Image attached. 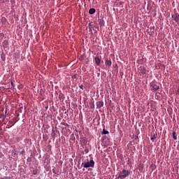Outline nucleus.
Returning a JSON list of instances; mask_svg holds the SVG:
<instances>
[{
	"mask_svg": "<svg viewBox=\"0 0 179 179\" xmlns=\"http://www.w3.org/2000/svg\"><path fill=\"white\" fill-rule=\"evenodd\" d=\"M90 15H94L96 13V9L95 8H90L89 10Z\"/></svg>",
	"mask_w": 179,
	"mask_h": 179,
	"instance_id": "7",
	"label": "nucleus"
},
{
	"mask_svg": "<svg viewBox=\"0 0 179 179\" xmlns=\"http://www.w3.org/2000/svg\"><path fill=\"white\" fill-rule=\"evenodd\" d=\"M59 100H62L64 99V94L60 93L59 94Z\"/></svg>",
	"mask_w": 179,
	"mask_h": 179,
	"instance_id": "12",
	"label": "nucleus"
},
{
	"mask_svg": "<svg viewBox=\"0 0 179 179\" xmlns=\"http://www.w3.org/2000/svg\"><path fill=\"white\" fill-rule=\"evenodd\" d=\"M156 138H157V133L154 134L152 136V137H151V141H152V142H155V139H156Z\"/></svg>",
	"mask_w": 179,
	"mask_h": 179,
	"instance_id": "9",
	"label": "nucleus"
},
{
	"mask_svg": "<svg viewBox=\"0 0 179 179\" xmlns=\"http://www.w3.org/2000/svg\"><path fill=\"white\" fill-rule=\"evenodd\" d=\"M131 174V171L127 170V169H122V171L118 173V177L117 178L124 179L127 178V177H129V175Z\"/></svg>",
	"mask_w": 179,
	"mask_h": 179,
	"instance_id": "1",
	"label": "nucleus"
},
{
	"mask_svg": "<svg viewBox=\"0 0 179 179\" xmlns=\"http://www.w3.org/2000/svg\"><path fill=\"white\" fill-rule=\"evenodd\" d=\"M80 89H82V90H83V85H80Z\"/></svg>",
	"mask_w": 179,
	"mask_h": 179,
	"instance_id": "15",
	"label": "nucleus"
},
{
	"mask_svg": "<svg viewBox=\"0 0 179 179\" xmlns=\"http://www.w3.org/2000/svg\"><path fill=\"white\" fill-rule=\"evenodd\" d=\"M172 136H173V138L174 139V141H177V133L176 131H173L172 133Z\"/></svg>",
	"mask_w": 179,
	"mask_h": 179,
	"instance_id": "10",
	"label": "nucleus"
},
{
	"mask_svg": "<svg viewBox=\"0 0 179 179\" xmlns=\"http://www.w3.org/2000/svg\"><path fill=\"white\" fill-rule=\"evenodd\" d=\"M10 83H11V85H12V86H13V82H11Z\"/></svg>",
	"mask_w": 179,
	"mask_h": 179,
	"instance_id": "16",
	"label": "nucleus"
},
{
	"mask_svg": "<svg viewBox=\"0 0 179 179\" xmlns=\"http://www.w3.org/2000/svg\"><path fill=\"white\" fill-rule=\"evenodd\" d=\"M104 106V102L103 101H99L96 102V108H101Z\"/></svg>",
	"mask_w": 179,
	"mask_h": 179,
	"instance_id": "5",
	"label": "nucleus"
},
{
	"mask_svg": "<svg viewBox=\"0 0 179 179\" xmlns=\"http://www.w3.org/2000/svg\"><path fill=\"white\" fill-rule=\"evenodd\" d=\"M99 26H104V20H99Z\"/></svg>",
	"mask_w": 179,
	"mask_h": 179,
	"instance_id": "11",
	"label": "nucleus"
},
{
	"mask_svg": "<svg viewBox=\"0 0 179 179\" xmlns=\"http://www.w3.org/2000/svg\"><path fill=\"white\" fill-rule=\"evenodd\" d=\"M150 89L152 92H157L160 89L159 85L156 83H150Z\"/></svg>",
	"mask_w": 179,
	"mask_h": 179,
	"instance_id": "3",
	"label": "nucleus"
},
{
	"mask_svg": "<svg viewBox=\"0 0 179 179\" xmlns=\"http://www.w3.org/2000/svg\"><path fill=\"white\" fill-rule=\"evenodd\" d=\"M172 19L176 22V23L179 24V14L178 13L172 15Z\"/></svg>",
	"mask_w": 179,
	"mask_h": 179,
	"instance_id": "4",
	"label": "nucleus"
},
{
	"mask_svg": "<svg viewBox=\"0 0 179 179\" xmlns=\"http://www.w3.org/2000/svg\"><path fill=\"white\" fill-rule=\"evenodd\" d=\"M82 166H83L84 169H87L89 167H94V161L92 159L90 162H85V164L83 163Z\"/></svg>",
	"mask_w": 179,
	"mask_h": 179,
	"instance_id": "2",
	"label": "nucleus"
},
{
	"mask_svg": "<svg viewBox=\"0 0 179 179\" xmlns=\"http://www.w3.org/2000/svg\"><path fill=\"white\" fill-rule=\"evenodd\" d=\"M105 64H106V66H111V65H112L111 60L106 59L105 62Z\"/></svg>",
	"mask_w": 179,
	"mask_h": 179,
	"instance_id": "8",
	"label": "nucleus"
},
{
	"mask_svg": "<svg viewBox=\"0 0 179 179\" xmlns=\"http://www.w3.org/2000/svg\"><path fill=\"white\" fill-rule=\"evenodd\" d=\"M95 64H96V65H100V64L101 63V60L100 59V58L99 57H95Z\"/></svg>",
	"mask_w": 179,
	"mask_h": 179,
	"instance_id": "6",
	"label": "nucleus"
},
{
	"mask_svg": "<svg viewBox=\"0 0 179 179\" xmlns=\"http://www.w3.org/2000/svg\"><path fill=\"white\" fill-rule=\"evenodd\" d=\"M24 150H22L20 152V155H24Z\"/></svg>",
	"mask_w": 179,
	"mask_h": 179,
	"instance_id": "14",
	"label": "nucleus"
},
{
	"mask_svg": "<svg viewBox=\"0 0 179 179\" xmlns=\"http://www.w3.org/2000/svg\"><path fill=\"white\" fill-rule=\"evenodd\" d=\"M102 134L103 135H107V134H108V131H106V129H103V131H102Z\"/></svg>",
	"mask_w": 179,
	"mask_h": 179,
	"instance_id": "13",
	"label": "nucleus"
}]
</instances>
